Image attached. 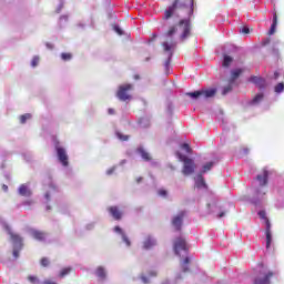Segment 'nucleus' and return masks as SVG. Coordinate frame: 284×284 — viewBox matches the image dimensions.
<instances>
[{"instance_id": "obj_1", "label": "nucleus", "mask_w": 284, "mask_h": 284, "mask_svg": "<svg viewBox=\"0 0 284 284\" xmlns=\"http://www.w3.org/2000/svg\"><path fill=\"white\" fill-rule=\"evenodd\" d=\"M174 14H186L187 18L181 19L175 26L169 28L166 37H174L180 30V40L185 41L192 31V14H194V0H175L164 12V19H169V24L174 23Z\"/></svg>"}, {"instance_id": "obj_2", "label": "nucleus", "mask_w": 284, "mask_h": 284, "mask_svg": "<svg viewBox=\"0 0 284 284\" xmlns=\"http://www.w3.org/2000/svg\"><path fill=\"white\" fill-rule=\"evenodd\" d=\"M176 156L182 163H184L182 168V174L184 176H190V174H194L196 170V163H194V160L187 158L179 151L176 152Z\"/></svg>"}, {"instance_id": "obj_3", "label": "nucleus", "mask_w": 284, "mask_h": 284, "mask_svg": "<svg viewBox=\"0 0 284 284\" xmlns=\"http://www.w3.org/2000/svg\"><path fill=\"white\" fill-rule=\"evenodd\" d=\"M258 275L254 278L253 284H271L274 278V272L267 270L263 264H260Z\"/></svg>"}, {"instance_id": "obj_4", "label": "nucleus", "mask_w": 284, "mask_h": 284, "mask_svg": "<svg viewBox=\"0 0 284 284\" xmlns=\"http://www.w3.org/2000/svg\"><path fill=\"white\" fill-rule=\"evenodd\" d=\"M132 90H134V85L130 83L120 85L116 91L118 99L120 101H131L132 94H130V92H132Z\"/></svg>"}, {"instance_id": "obj_5", "label": "nucleus", "mask_w": 284, "mask_h": 284, "mask_svg": "<svg viewBox=\"0 0 284 284\" xmlns=\"http://www.w3.org/2000/svg\"><path fill=\"white\" fill-rule=\"evenodd\" d=\"M187 97H191V99H199L202 97V99H212L213 97H216V89H202L200 91L189 92L186 93Z\"/></svg>"}, {"instance_id": "obj_6", "label": "nucleus", "mask_w": 284, "mask_h": 284, "mask_svg": "<svg viewBox=\"0 0 284 284\" xmlns=\"http://www.w3.org/2000/svg\"><path fill=\"white\" fill-rule=\"evenodd\" d=\"M10 239L13 243V256L14 258H19V253L23 250V237L17 233L10 232Z\"/></svg>"}, {"instance_id": "obj_7", "label": "nucleus", "mask_w": 284, "mask_h": 284, "mask_svg": "<svg viewBox=\"0 0 284 284\" xmlns=\"http://www.w3.org/2000/svg\"><path fill=\"white\" fill-rule=\"evenodd\" d=\"M54 148L61 165H63V168H68V165H70V162L68 161V152L57 140L54 141Z\"/></svg>"}, {"instance_id": "obj_8", "label": "nucleus", "mask_w": 284, "mask_h": 284, "mask_svg": "<svg viewBox=\"0 0 284 284\" xmlns=\"http://www.w3.org/2000/svg\"><path fill=\"white\" fill-rule=\"evenodd\" d=\"M185 216H187L186 211H180L175 216H173L171 224L175 232H181V230H183V219H185Z\"/></svg>"}, {"instance_id": "obj_9", "label": "nucleus", "mask_w": 284, "mask_h": 284, "mask_svg": "<svg viewBox=\"0 0 284 284\" xmlns=\"http://www.w3.org/2000/svg\"><path fill=\"white\" fill-rule=\"evenodd\" d=\"M163 48L165 52H169V58L165 61V68H169L170 63H172V57L174 55V49L176 48V42L171 41L170 43L163 42Z\"/></svg>"}, {"instance_id": "obj_10", "label": "nucleus", "mask_w": 284, "mask_h": 284, "mask_svg": "<svg viewBox=\"0 0 284 284\" xmlns=\"http://www.w3.org/2000/svg\"><path fill=\"white\" fill-rule=\"evenodd\" d=\"M181 251H187V242L182 237H178L174 242V252L179 256Z\"/></svg>"}, {"instance_id": "obj_11", "label": "nucleus", "mask_w": 284, "mask_h": 284, "mask_svg": "<svg viewBox=\"0 0 284 284\" xmlns=\"http://www.w3.org/2000/svg\"><path fill=\"white\" fill-rule=\"evenodd\" d=\"M108 212L111 214L114 221H121V219H123V211H121L119 206H110Z\"/></svg>"}, {"instance_id": "obj_12", "label": "nucleus", "mask_w": 284, "mask_h": 284, "mask_svg": "<svg viewBox=\"0 0 284 284\" xmlns=\"http://www.w3.org/2000/svg\"><path fill=\"white\" fill-rule=\"evenodd\" d=\"M268 179L270 172H267V170H263L262 174L256 176V181H258L260 187H265V185H267Z\"/></svg>"}, {"instance_id": "obj_13", "label": "nucleus", "mask_w": 284, "mask_h": 284, "mask_svg": "<svg viewBox=\"0 0 284 284\" xmlns=\"http://www.w3.org/2000/svg\"><path fill=\"white\" fill-rule=\"evenodd\" d=\"M248 81L251 83H254L255 85H257V88H260V90H263V88H265V79H263L262 77L253 75L250 78Z\"/></svg>"}, {"instance_id": "obj_14", "label": "nucleus", "mask_w": 284, "mask_h": 284, "mask_svg": "<svg viewBox=\"0 0 284 284\" xmlns=\"http://www.w3.org/2000/svg\"><path fill=\"white\" fill-rule=\"evenodd\" d=\"M31 236H33V239H36V241H45L48 233L43 232V231H39V230H31Z\"/></svg>"}, {"instance_id": "obj_15", "label": "nucleus", "mask_w": 284, "mask_h": 284, "mask_svg": "<svg viewBox=\"0 0 284 284\" xmlns=\"http://www.w3.org/2000/svg\"><path fill=\"white\" fill-rule=\"evenodd\" d=\"M265 234H266V250H270V246L272 245V223L267 222Z\"/></svg>"}, {"instance_id": "obj_16", "label": "nucleus", "mask_w": 284, "mask_h": 284, "mask_svg": "<svg viewBox=\"0 0 284 284\" xmlns=\"http://www.w3.org/2000/svg\"><path fill=\"white\" fill-rule=\"evenodd\" d=\"M276 26H278V14L276 11L273 13V23L271 24V29L268 31V36L272 37L276 32Z\"/></svg>"}, {"instance_id": "obj_17", "label": "nucleus", "mask_w": 284, "mask_h": 284, "mask_svg": "<svg viewBox=\"0 0 284 284\" xmlns=\"http://www.w3.org/2000/svg\"><path fill=\"white\" fill-rule=\"evenodd\" d=\"M19 195L20 196H32V191L28 187V185L22 184L19 187Z\"/></svg>"}, {"instance_id": "obj_18", "label": "nucleus", "mask_w": 284, "mask_h": 284, "mask_svg": "<svg viewBox=\"0 0 284 284\" xmlns=\"http://www.w3.org/2000/svg\"><path fill=\"white\" fill-rule=\"evenodd\" d=\"M154 245H156V241H154V239L152 237H146L143 242V248L144 250H152V247H154Z\"/></svg>"}, {"instance_id": "obj_19", "label": "nucleus", "mask_w": 284, "mask_h": 284, "mask_svg": "<svg viewBox=\"0 0 284 284\" xmlns=\"http://www.w3.org/2000/svg\"><path fill=\"white\" fill-rule=\"evenodd\" d=\"M242 74L243 69H234L233 71H231L230 83H234V81H236V79H239V77H241Z\"/></svg>"}, {"instance_id": "obj_20", "label": "nucleus", "mask_w": 284, "mask_h": 284, "mask_svg": "<svg viewBox=\"0 0 284 284\" xmlns=\"http://www.w3.org/2000/svg\"><path fill=\"white\" fill-rule=\"evenodd\" d=\"M95 276L100 278V281H105L108 274L105 273V268L103 266H99L95 271Z\"/></svg>"}, {"instance_id": "obj_21", "label": "nucleus", "mask_w": 284, "mask_h": 284, "mask_svg": "<svg viewBox=\"0 0 284 284\" xmlns=\"http://www.w3.org/2000/svg\"><path fill=\"white\" fill-rule=\"evenodd\" d=\"M196 187H207V184H205V180L203 179V174L200 173L199 179L195 183Z\"/></svg>"}, {"instance_id": "obj_22", "label": "nucleus", "mask_w": 284, "mask_h": 284, "mask_svg": "<svg viewBox=\"0 0 284 284\" xmlns=\"http://www.w3.org/2000/svg\"><path fill=\"white\" fill-rule=\"evenodd\" d=\"M138 152L141 154L144 161H152V156L150 155V153H148L143 149H139Z\"/></svg>"}, {"instance_id": "obj_23", "label": "nucleus", "mask_w": 284, "mask_h": 284, "mask_svg": "<svg viewBox=\"0 0 284 284\" xmlns=\"http://www.w3.org/2000/svg\"><path fill=\"white\" fill-rule=\"evenodd\" d=\"M232 61H234V59L230 55H224V60H223V68H230V65L232 64Z\"/></svg>"}, {"instance_id": "obj_24", "label": "nucleus", "mask_w": 284, "mask_h": 284, "mask_svg": "<svg viewBox=\"0 0 284 284\" xmlns=\"http://www.w3.org/2000/svg\"><path fill=\"white\" fill-rule=\"evenodd\" d=\"M214 168V162H207L206 164L203 165L201 174H205V172H210Z\"/></svg>"}, {"instance_id": "obj_25", "label": "nucleus", "mask_w": 284, "mask_h": 284, "mask_svg": "<svg viewBox=\"0 0 284 284\" xmlns=\"http://www.w3.org/2000/svg\"><path fill=\"white\" fill-rule=\"evenodd\" d=\"M263 98H264L263 93L256 94V95L253 98V100H252V104H253V105H256L257 103H261V101H263Z\"/></svg>"}, {"instance_id": "obj_26", "label": "nucleus", "mask_w": 284, "mask_h": 284, "mask_svg": "<svg viewBox=\"0 0 284 284\" xmlns=\"http://www.w3.org/2000/svg\"><path fill=\"white\" fill-rule=\"evenodd\" d=\"M258 216H260V219H263V221L267 227V223H270V219H267V213H265V211H260Z\"/></svg>"}, {"instance_id": "obj_27", "label": "nucleus", "mask_w": 284, "mask_h": 284, "mask_svg": "<svg viewBox=\"0 0 284 284\" xmlns=\"http://www.w3.org/2000/svg\"><path fill=\"white\" fill-rule=\"evenodd\" d=\"M187 265H190V257H185L183 263H182L183 272H190V267Z\"/></svg>"}, {"instance_id": "obj_28", "label": "nucleus", "mask_w": 284, "mask_h": 284, "mask_svg": "<svg viewBox=\"0 0 284 284\" xmlns=\"http://www.w3.org/2000/svg\"><path fill=\"white\" fill-rule=\"evenodd\" d=\"M30 119H32V114H30V113L22 114V115H20V123L23 124L27 121H30Z\"/></svg>"}, {"instance_id": "obj_29", "label": "nucleus", "mask_w": 284, "mask_h": 284, "mask_svg": "<svg viewBox=\"0 0 284 284\" xmlns=\"http://www.w3.org/2000/svg\"><path fill=\"white\" fill-rule=\"evenodd\" d=\"M283 91H284V83L283 82L277 83L274 88V92H276V94H281V92Z\"/></svg>"}, {"instance_id": "obj_30", "label": "nucleus", "mask_w": 284, "mask_h": 284, "mask_svg": "<svg viewBox=\"0 0 284 284\" xmlns=\"http://www.w3.org/2000/svg\"><path fill=\"white\" fill-rule=\"evenodd\" d=\"M40 265L42 267H49L50 266V260L48 257H42L40 261Z\"/></svg>"}, {"instance_id": "obj_31", "label": "nucleus", "mask_w": 284, "mask_h": 284, "mask_svg": "<svg viewBox=\"0 0 284 284\" xmlns=\"http://www.w3.org/2000/svg\"><path fill=\"white\" fill-rule=\"evenodd\" d=\"M70 272H72V268L70 267H65L60 272V278H63L64 276H68V274H70Z\"/></svg>"}, {"instance_id": "obj_32", "label": "nucleus", "mask_w": 284, "mask_h": 284, "mask_svg": "<svg viewBox=\"0 0 284 284\" xmlns=\"http://www.w3.org/2000/svg\"><path fill=\"white\" fill-rule=\"evenodd\" d=\"M61 59L62 61H70L72 60V53H68V52L61 53Z\"/></svg>"}, {"instance_id": "obj_33", "label": "nucleus", "mask_w": 284, "mask_h": 284, "mask_svg": "<svg viewBox=\"0 0 284 284\" xmlns=\"http://www.w3.org/2000/svg\"><path fill=\"white\" fill-rule=\"evenodd\" d=\"M116 136H118V139H120V141H129V139H130V135H124L121 132H118Z\"/></svg>"}, {"instance_id": "obj_34", "label": "nucleus", "mask_w": 284, "mask_h": 284, "mask_svg": "<svg viewBox=\"0 0 284 284\" xmlns=\"http://www.w3.org/2000/svg\"><path fill=\"white\" fill-rule=\"evenodd\" d=\"M182 150H185V152H187V154H192V148H190V144L187 143H183L181 145Z\"/></svg>"}, {"instance_id": "obj_35", "label": "nucleus", "mask_w": 284, "mask_h": 284, "mask_svg": "<svg viewBox=\"0 0 284 284\" xmlns=\"http://www.w3.org/2000/svg\"><path fill=\"white\" fill-rule=\"evenodd\" d=\"M28 281H29L30 283L36 284V283H39V277H37V276H34V275H29V276H28Z\"/></svg>"}, {"instance_id": "obj_36", "label": "nucleus", "mask_w": 284, "mask_h": 284, "mask_svg": "<svg viewBox=\"0 0 284 284\" xmlns=\"http://www.w3.org/2000/svg\"><path fill=\"white\" fill-rule=\"evenodd\" d=\"M229 92H232V83H230L227 87H224L222 94L225 95L229 94Z\"/></svg>"}, {"instance_id": "obj_37", "label": "nucleus", "mask_w": 284, "mask_h": 284, "mask_svg": "<svg viewBox=\"0 0 284 284\" xmlns=\"http://www.w3.org/2000/svg\"><path fill=\"white\" fill-rule=\"evenodd\" d=\"M31 65L32 68H37L39 65V57H33Z\"/></svg>"}, {"instance_id": "obj_38", "label": "nucleus", "mask_w": 284, "mask_h": 284, "mask_svg": "<svg viewBox=\"0 0 284 284\" xmlns=\"http://www.w3.org/2000/svg\"><path fill=\"white\" fill-rule=\"evenodd\" d=\"M158 194H159L160 196H168V191L164 190V189H160V190L158 191Z\"/></svg>"}, {"instance_id": "obj_39", "label": "nucleus", "mask_w": 284, "mask_h": 284, "mask_svg": "<svg viewBox=\"0 0 284 284\" xmlns=\"http://www.w3.org/2000/svg\"><path fill=\"white\" fill-rule=\"evenodd\" d=\"M240 32H242V34H250V28L247 27H243Z\"/></svg>"}, {"instance_id": "obj_40", "label": "nucleus", "mask_w": 284, "mask_h": 284, "mask_svg": "<svg viewBox=\"0 0 284 284\" xmlns=\"http://www.w3.org/2000/svg\"><path fill=\"white\" fill-rule=\"evenodd\" d=\"M122 239H123L124 243L128 245V247H130V245H131L130 239H128V236L125 234L122 235Z\"/></svg>"}, {"instance_id": "obj_41", "label": "nucleus", "mask_w": 284, "mask_h": 284, "mask_svg": "<svg viewBox=\"0 0 284 284\" xmlns=\"http://www.w3.org/2000/svg\"><path fill=\"white\" fill-rule=\"evenodd\" d=\"M114 232H116L118 234H121L122 236H123V234H125V233H123V230L120 229V226H115Z\"/></svg>"}, {"instance_id": "obj_42", "label": "nucleus", "mask_w": 284, "mask_h": 284, "mask_svg": "<svg viewBox=\"0 0 284 284\" xmlns=\"http://www.w3.org/2000/svg\"><path fill=\"white\" fill-rule=\"evenodd\" d=\"M114 31H115L118 34H123V30H121V28H119V26H115V27H114Z\"/></svg>"}, {"instance_id": "obj_43", "label": "nucleus", "mask_w": 284, "mask_h": 284, "mask_svg": "<svg viewBox=\"0 0 284 284\" xmlns=\"http://www.w3.org/2000/svg\"><path fill=\"white\" fill-rule=\"evenodd\" d=\"M270 41H271V39L267 38L266 40H264V41L262 42V45H267V44H270Z\"/></svg>"}, {"instance_id": "obj_44", "label": "nucleus", "mask_w": 284, "mask_h": 284, "mask_svg": "<svg viewBox=\"0 0 284 284\" xmlns=\"http://www.w3.org/2000/svg\"><path fill=\"white\" fill-rule=\"evenodd\" d=\"M32 203H34V201L29 200V201H26V202L23 203V205H32Z\"/></svg>"}, {"instance_id": "obj_45", "label": "nucleus", "mask_w": 284, "mask_h": 284, "mask_svg": "<svg viewBox=\"0 0 284 284\" xmlns=\"http://www.w3.org/2000/svg\"><path fill=\"white\" fill-rule=\"evenodd\" d=\"M141 280L143 281L144 284L150 283V281H149L148 277H145V276H142Z\"/></svg>"}, {"instance_id": "obj_46", "label": "nucleus", "mask_w": 284, "mask_h": 284, "mask_svg": "<svg viewBox=\"0 0 284 284\" xmlns=\"http://www.w3.org/2000/svg\"><path fill=\"white\" fill-rule=\"evenodd\" d=\"M223 216H225V212H221V213L217 215V219H223Z\"/></svg>"}, {"instance_id": "obj_47", "label": "nucleus", "mask_w": 284, "mask_h": 284, "mask_svg": "<svg viewBox=\"0 0 284 284\" xmlns=\"http://www.w3.org/2000/svg\"><path fill=\"white\" fill-rule=\"evenodd\" d=\"M133 79H134L135 81H139V79H141V75L135 74V75L133 77Z\"/></svg>"}, {"instance_id": "obj_48", "label": "nucleus", "mask_w": 284, "mask_h": 284, "mask_svg": "<svg viewBox=\"0 0 284 284\" xmlns=\"http://www.w3.org/2000/svg\"><path fill=\"white\" fill-rule=\"evenodd\" d=\"M2 190H3V192H8V185L3 184Z\"/></svg>"}, {"instance_id": "obj_49", "label": "nucleus", "mask_w": 284, "mask_h": 284, "mask_svg": "<svg viewBox=\"0 0 284 284\" xmlns=\"http://www.w3.org/2000/svg\"><path fill=\"white\" fill-rule=\"evenodd\" d=\"M108 112H109V114L112 115V114H114V109H109Z\"/></svg>"}, {"instance_id": "obj_50", "label": "nucleus", "mask_w": 284, "mask_h": 284, "mask_svg": "<svg viewBox=\"0 0 284 284\" xmlns=\"http://www.w3.org/2000/svg\"><path fill=\"white\" fill-rule=\"evenodd\" d=\"M135 181H136V183H141V181H143V178H141V176H140V178H136Z\"/></svg>"}, {"instance_id": "obj_51", "label": "nucleus", "mask_w": 284, "mask_h": 284, "mask_svg": "<svg viewBox=\"0 0 284 284\" xmlns=\"http://www.w3.org/2000/svg\"><path fill=\"white\" fill-rule=\"evenodd\" d=\"M149 276H156V272L153 271V272L149 273Z\"/></svg>"}, {"instance_id": "obj_52", "label": "nucleus", "mask_w": 284, "mask_h": 284, "mask_svg": "<svg viewBox=\"0 0 284 284\" xmlns=\"http://www.w3.org/2000/svg\"><path fill=\"white\" fill-rule=\"evenodd\" d=\"M45 199H47V201H50V193H45Z\"/></svg>"}, {"instance_id": "obj_53", "label": "nucleus", "mask_w": 284, "mask_h": 284, "mask_svg": "<svg viewBox=\"0 0 284 284\" xmlns=\"http://www.w3.org/2000/svg\"><path fill=\"white\" fill-rule=\"evenodd\" d=\"M274 79H278V72L277 71H275V73H274Z\"/></svg>"}, {"instance_id": "obj_54", "label": "nucleus", "mask_w": 284, "mask_h": 284, "mask_svg": "<svg viewBox=\"0 0 284 284\" xmlns=\"http://www.w3.org/2000/svg\"><path fill=\"white\" fill-rule=\"evenodd\" d=\"M112 172H114V169L109 170L106 174H112Z\"/></svg>"}, {"instance_id": "obj_55", "label": "nucleus", "mask_w": 284, "mask_h": 284, "mask_svg": "<svg viewBox=\"0 0 284 284\" xmlns=\"http://www.w3.org/2000/svg\"><path fill=\"white\" fill-rule=\"evenodd\" d=\"M47 210H52V207H50V206H47Z\"/></svg>"}]
</instances>
